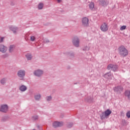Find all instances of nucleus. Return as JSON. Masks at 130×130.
Listing matches in <instances>:
<instances>
[{
	"mask_svg": "<svg viewBox=\"0 0 130 130\" xmlns=\"http://www.w3.org/2000/svg\"><path fill=\"white\" fill-rule=\"evenodd\" d=\"M126 116L127 118H130V111H128L126 114Z\"/></svg>",
	"mask_w": 130,
	"mask_h": 130,
	"instance_id": "nucleus-27",
	"label": "nucleus"
},
{
	"mask_svg": "<svg viewBox=\"0 0 130 130\" xmlns=\"http://www.w3.org/2000/svg\"><path fill=\"white\" fill-rule=\"evenodd\" d=\"M100 29L103 32H106L108 30V25H107V23L104 22L101 24Z\"/></svg>",
	"mask_w": 130,
	"mask_h": 130,
	"instance_id": "nucleus-4",
	"label": "nucleus"
},
{
	"mask_svg": "<svg viewBox=\"0 0 130 130\" xmlns=\"http://www.w3.org/2000/svg\"><path fill=\"white\" fill-rule=\"evenodd\" d=\"M94 6L95 4H94V2H91L89 5V9L90 10H93V9H94Z\"/></svg>",
	"mask_w": 130,
	"mask_h": 130,
	"instance_id": "nucleus-19",
	"label": "nucleus"
},
{
	"mask_svg": "<svg viewBox=\"0 0 130 130\" xmlns=\"http://www.w3.org/2000/svg\"><path fill=\"white\" fill-rule=\"evenodd\" d=\"M40 98H41V95H40V94L35 95V100L37 101H39V99H40Z\"/></svg>",
	"mask_w": 130,
	"mask_h": 130,
	"instance_id": "nucleus-20",
	"label": "nucleus"
},
{
	"mask_svg": "<svg viewBox=\"0 0 130 130\" xmlns=\"http://www.w3.org/2000/svg\"><path fill=\"white\" fill-rule=\"evenodd\" d=\"M73 122H68L67 124V126L68 128H71V127H73Z\"/></svg>",
	"mask_w": 130,
	"mask_h": 130,
	"instance_id": "nucleus-22",
	"label": "nucleus"
},
{
	"mask_svg": "<svg viewBox=\"0 0 130 130\" xmlns=\"http://www.w3.org/2000/svg\"><path fill=\"white\" fill-rule=\"evenodd\" d=\"M8 50V48L4 45H0V52H2V53H5Z\"/></svg>",
	"mask_w": 130,
	"mask_h": 130,
	"instance_id": "nucleus-12",
	"label": "nucleus"
},
{
	"mask_svg": "<svg viewBox=\"0 0 130 130\" xmlns=\"http://www.w3.org/2000/svg\"><path fill=\"white\" fill-rule=\"evenodd\" d=\"M26 58L28 60H31L32 59V55L30 54H27L26 55Z\"/></svg>",
	"mask_w": 130,
	"mask_h": 130,
	"instance_id": "nucleus-23",
	"label": "nucleus"
},
{
	"mask_svg": "<svg viewBox=\"0 0 130 130\" xmlns=\"http://www.w3.org/2000/svg\"><path fill=\"white\" fill-rule=\"evenodd\" d=\"M3 41H4V38H1L0 42H3Z\"/></svg>",
	"mask_w": 130,
	"mask_h": 130,
	"instance_id": "nucleus-33",
	"label": "nucleus"
},
{
	"mask_svg": "<svg viewBox=\"0 0 130 130\" xmlns=\"http://www.w3.org/2000/svg\"><path fill=\"white\" fill-rule=\"evenodd\" d=\"M58 3H61V0H57Z\"/></svg>",
	"mask_w": 130,
	"mask_h": 130,
	"instance_id": "nucleus-36",
	"label": "nucleus"
},
{
	"mask_svg": "<svg viewBox=\"0 0 130 130\" xmlns=\"http://www.w3.org/2000/svg\"><path fill=\"white\" fill-rule=\"evenodd\" d=\"M63 116H64L63 114L61 115H60L61 118H63Z\"/></svg>",
	"mask_w": 130,
	"mask_h": 130,
	"instance_id": "nucleus-35",
	"label": "nucleus"
},
{
	"mask_svg": "<svg viewBox=\"0 0 130 130\" xmlns=\"http://www.w3.org/2000/svg\"><path fill=\"white\" fill-rule=\"evenodd\" d=\"M47 101H51L52 100V97L51 96H49L46 97Z\"/></svg>",
	"mask_w": 130,
	"mask_h": 130,
	"instance_id": "nucleus-26",
	"label": "nucleus"
},
{
	"mask_svg": "<svg viewBox=\"0 0 130 130\" xmlns=\"http://www.w3.org/2000/svg\"><path fill=\"white\" fill-rule=\"evenodd\" d=\"M107 69L109 70H111L113 72H116L117 70V66L113 64H109L107 66Z\"/></svg>",
	"mask_w": 130,
	"mask_h": 130,
	"instance_id": "nucleus-5",
	"label": "nucleus"
},
{
	"mask_svg": "<svg viewBox=\"0 0 130 130\" xmlns=\"http://www.w3.org/2000/svg\"><path fill=\"white\" fill-rule=\"evenodd\" d=\"M19 90L21 92H25L27 90V86L25 85H21L19 87Z\"/></svg>",
	"mask_w": 130,
	"mask_h": 130,
	"instance_id": "nucleus-14",
	"label": "nucleus"
},
{
	"mask_svg": "<svg viewBox=\"0 0 130 130\" xmlns=\"http://www.w3.org/2000/svg\"><path fill=\"white\" fill-rule=\"evenodd\" d=\"M30 41H34L35 40V37L31 36L30 37Z\"/></svg>",
	"mask_w": 130,
	"mask_h": 130,
	"instance_id": "nucleus-28",
	"label": "nucleus"
},
{
	"mask_svg": "<svg viewBox=\"0 0 130 130\" xmlns=\"http://www.w3.org/2000/svg\"><path fill=\"white\" fill-rule=\"evenodd\" d=\"M43 6H44L43 4L40 3L38 6L39 10H42L43 8Z\"/></svg>",
	"mask_w": 130,
	"mask_h": 130,
	"instance_id": "nucleus-24",
	"label": "nucleus"
},
{
	"mask_svg": "<svg viewBox=\"0 0 130 130\" xmlns=\"http://www.w3.org/2000/svg\"><path fill=\"white\" fill-rule=\"evenodd\" d=\"M37 127L38 128V129H41V127L38 124L37 125Z\"/></svg>",
	"mask_w": 130,
	"mask_h": 130,
	"instance_id": "nucleus-31",
	"label": "nucleus"
},
{
	"mask_svg": "<svg viewBox=\"0 0 130 130\" xmlns=\"http://www.w3.org/2000/svg\"><path fill=\"white\" fill-rule=\"evenodd\" d=\"M63 125V122H58V121H55L53 123V127L54 128H56V127H60Z\"/></svg>",
	"mask_w": 130,
	"mask_h": 130,
	"instance_id": "nucleus-7",
	"label": "nucleus"
},
{
	"mask_svg": "<svg viewBox=\"0 0 130 130\" xmlns=\"http://www.w3.org/2000/svg\"><path fill=\"white\" fill-rule=\"evenodd\" d=\"M8 81V78H3L2 80H1V82H6Z\"/></svg>",
	"mask_w": 130,
	"mask_h": 130,
	"instance_id": "nucleus-29",
	"label": "nucleus"
},
{
	"mask_svg": "<svg viewBox=\"0 0 130 130\" xmlns=\"http://www.w3.org/2000/svg\"><path fill=\"white\" fill-rule=\"evenodd\" d=\"M44 42H45V43H48V42H49V40H45L44 41Z\"/></svg>",
	"mask_w": 130,
	"mask_h": 130,
	"instance_id": "nucleus-32",
	"label": "nucleus"
},
{
	"mask_svg": "<svg viewBox=\"0 0 130 130\" xmlns=\"http://www.w3.org/2000/svg\"><path fill=\"white\" fill-rule=\"evenodd\" d=\"M77 84H78V83H75L74 85H77Z\"/></svg>",
	"mask_w": 130,
	"mask_h": 130,
	"instance_id": "nucleus-37",
	"label": "nucleus"
},
{
	"mask_svg": "<svg viewBox=\"0 0 130 130\" xmlns=\"http://www.w3.org/2000/svg\"><path fill=\"white\" fill-rule=\"evenodd\" d=\"M25 72L24 70H20L17 72V76L19 77V78H23L25 77Z\"/></svg>",
	"mask_w": 130,
	"mask_h": 130,
	"instance_id": "nucleus-11",
	"label": "nucleus"
},
{
	"mask_svg": "<svg viewBox=\"0 0 130 130\" xmlns=\"http://www.w3.org/2000/svg\"><path fill=\"white\" fill-rule=\"evenodd\" d=\"M85 100L86 102H88V103L93 102V98H91V96H88Z\"/></svg>",
	"mask_w": 130,
	"mask_h": 130,
	"instance_id": "nucleus-15",
	"label": "nucleus"
},
{
	"mask_svg": "<svg viewBox=\"0 0 130 130\" xmlns=\"http://www.w3.org/2000/svg\"><path fill=\"white\" fill-rule=\"evenodd\" d=\"M118 52L122 57H125L128 55V50L124 46H121L118 48Z\"/></svg>",
	"mask_w": 130,
	"mask_h": 130,
	"instance_id": "nucleus-1",
	"label": "nucleus"
},
{
	"mask_svg": "<svg viewBox=\"0 0 130 130\" xmlns=\"http://www.w3.org/2000/svg\"><path fill=\"white\" fill-rule=\"evenodd\" d=\"M10 30H11V31H13V33H17V32H18V28L14 26H11L10 27Z\"/></svg>",
	"mask_w": 130,
	"mask_h": 130,
	"instance_id": "nucleus-18",
	"label": "nucleus"
},
{
	"mask_svg": "<svg viewBox=\"0 0 130 130\" xmlns=\"http://www.w3.org/2000/svg\"><path fill=\"white\" fill-rule=\"evenodd\" d=\"M105 78L108 80H112L113 78V75L111 74V72H109L105 74Z\"/></svg>",
	"mask_w": 130,
	"mask_h": 130,
	"instance_id": "nucleus-13",
	"label": "nucleus"
},
{
	"mask_svg": "<svg viewBox=\"0 0 130 130\" xmlns=\"http://www.w3.org/2000/svg\"><path fill=\"white\" fill-rule=\"evenodd\" d=\"M32 118H34L35 120H37V119H38V116H33Z\"/></svg>",
	"mask_w": 130,
	"mask_h": 130,
	"instance_id": "nucleus-30",
	"label": "nucleus"
},
{
	"mask_svg": "<svg viewBox=\"0 0 130 130\" xmlns=\"http://www.w3.org/2000/svg\"><path fill=\"white\" fill-rule=\"evenodd\" d=\"M73 45L76 46V47H79V43H80V40L78 37H75L72 41Z\"/></svg>",
	"mask_w": 130,
	"mask_h": 130,
	"instance_id": "nucleus-8",
	"label": "nucleus"
},
{
	"mask_svg": "<svg viewBox=\"0 0 130 130\" xmlns=\"http://www.w3.org/2000/svg\"><path fill=\"white\" fill-rule=\"evenodd\" d=\"M0 111L4 113H7L9 111V106L8 105H2L0 108Z\"/></svg>",
	"mask_w": 130,
	"mask_h": 130,
	"instance_id": "nucleus-3",
	"label": "nucleus"
},
{
	"mask_svg": "<svg viewBox=\"0 0 130 130\" xmlns=\"http://www.w3.org/2000/svg\"><path fill=\"white\" fill-rule=\"evenodd\" d=\"M122 90H123V87L121 86H118L114 87V91L117 93V94H120L121 92H122Z\"/></svg>",
	"mask_w": 130,
	"mask_h": 130,
	"instance_id": "nucleus-6",
	"label": "nucleus"
},
{
	"mask_svg": "<svg viewBox=\"0 0 130 130\" xmlns=\"http://www.w3.org/2000/svg\"><path fill=\"white\" fill-rule=\"evenodd\" d=\"M112 113V111L109 109L106 110L105 112H103L102 114L100 115V117L102 120L103 119H105V118H108L109 117V115H110Z\"/></svg>",
	"mask_w": 130,
	"mask_h": 130,
	"instance_id": "nucleus-2",
	"label": "nucleus"
},
{
	"mask_svg": "<svg viewBox=\"0 0 130 130\" xmlns=\"http://www.w3.org/2000/svg\"><path fill=\"white\" fill-rule=\"evenodd\" d=\"M99 2L100 5H101V6H107V4L105 0H99Z\"/></svg>",
	"mask_w": 130,
	"mask_h": 130,
	"instance_id": "nucleus-17",
	"label": "nucleus"
},
{
	"mask_svg": "<svg viewBox=\"0 0 130 130\" xmlns=\"http://www.w3.org/2000/svg\"><path fill=\"white\" fill-rule=\"evenodd\" d=\"M15 49V46L14 45H11L9 47V52H13L14 51V49Z\"/></svg>",
	"mask_w": 130,
	"mask_h": 130,
	"instance_id": "nucleus-21",
	"label": "nucleus"
},
{
	"mask_svg": "<svg viewBox=\"0 0 130 130\" xmlns=\"http://www.w3.org/2000/svg\"><path fill=\"white\" fill-rule=\"evenodd\" d=\"M82 23L83 26L84 27H88L89 26V19L87 17H84L82 19Z\"/></svg>",
	"mask_w": 130,
	"mask_h": 130,
	"instance_id": "nucleus-9",
	"label": "nucleus"
},
{
	"mask_svg": "<svg viewBox=\"0 0 130 130\" xmlns=\"http://www.w3.org/2000/svg\"><path fill=\"white\" fill-rule=\"evenodd\" d=\"M9 119V117L8 116H4L1 118V122H6Z\"/></svg>",
	"mask_w": 130,
	"mask_h": 130,
	"instance_id": "nucleus-16",
	"label": "nucleus"
},
{
	"mask_svg": "<svg viewBox=\"0 0 130 130\" xmlns=\"http://www.w3.org/2000/svg\"><path fill=\"white\" fill-rule=\"evenodd\" d=\"M125 29H126V25H123L120 27V30L123 31V30H125Z\"/></svg>",
	"mask_w": 130,
	"mask_h": 130,
	"instance_id": "nucleus-25",
	"label": "nucleus"
},
{
	"mask_svg": "<svg viewBox=\"0 0 130 130\" xmlns=\"http://www.w3.org/2000/svg\"><path fill=\"white\" fill-rule=\"evenodd\" d=\"M1 83L2 85H5V84H6V82H1Z\"/></svg>",
	"mask_w": 130,
	"mask_h": 130,
	"instance_id": "nucleus-34",
	"label": "nucleus"
},
{
	"mask_svg": "<svg viewBox=\"0 0 130 130\" xmlns=\"http://www.w3.org/2000/svg\"><path fill=\"white\" fill-rule=\"evenodd\" d=\"M34 75L36 77H41L43 75V71L41 70H37L34 72Z\"/></svg>",
	"mask_w": 130,
	"mask_h": 130,
	"instance_id": "nucleus-10",
	"label": "nucleus"
}]
</instances>
